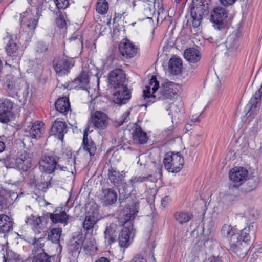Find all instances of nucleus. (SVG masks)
<instances>
[{
	"mask_svg": "<svg viewBox=\"0 0 262 262\" xmlns=\"http://www.w3.org/2000/svg\"><path fill=\"white\" fill-rule=\"evenodd\" d=\"M255 229L254 225H249L242 230L231 225L225 224L221 229V234L226 237L230 244L229 250L239 257L247 254L249 246L247 242L250 239V234H254Z\"/></svg>",
	"mask_w": 262,
	"mask_h": 262,
	"instance_id": "obj_1",
	"label": "nucleus"
},
{
	"mask_svg": "<svg viewBox=\"0 0 262 262\" xmlns=\"http://www.w3.org/2000/svg\"><path fill=\"white\" fill-rule=\"evenodd\" d=\"M175 84L172 82H165L161 84L160 90L157 92L159 85V82L156 78L152 76L148 85H146L143 90V97L145 100L150 99L147 101L145 106L146 107L154 103L156 99L164 100L171 99L174 95L176 92L174 90Z\"/></svg>",
	"mask_w": 262,
	"mask_h": 262,
	"instance_id": "obj_2",
	"label": "nucleus"
},
{
	"mask_svg": "<svg viewBox=\"0 0 262 262\" xmlns=\"http://www.w3.org/2000/svg\"><path fill=\"white\" fill-rule=\"evenodd\" d=\"M138 209L139 203L136 202L126 206L122 211L123 219L121 222L124 226L118 236L119 244L121 247H127L132 243L135 234L132 221L138 212Z\"/></svg>",
	"mask_w": 262,
	"mask_h": 262,
	"instance_id": "obj_3",
	"label": "nucleus"
},
{
	"mask_svg": "<svg viewBox=\"0 0 262 262\" xmlns=\"http://www.w3.org/2000/svg\"><path fill=\"white\" fill-rule=\"evenodd\" d=\"M207 0H192L190 8V19L193 28H198L201 24L203 16L208 12Z\"/></svg>",
	"mask_w": 262,
	"mask_h": 262,
	"instance_id": "obj_4",
	"label": "nucleus"
},
{
	"mask_svg": "<svg viewBox=\"0 0 262 262\" xmlns=\"http://www.w3.org/2000/svg\"><path fill=\"white\" fill-rule=\"evenodd\" d=\"M163 162L167 171L177 172L182 168L184 159L179 152H169L165 155Z\"/></svg>",
	"mask_w": 262,
	"mask_h": 262,
	"instance_id": "obj_5",
	"label": "nucleus"
},
{
	"mask_svg": "<svg viewBox=\"0 0 262 262\" xmlns=\"http://www.w3.org/2000/svg\"><path fill=\"white\" fill-rule=\"evenodd\" d=\"M22 81L19 77L12 75H6L3 79V86L8 95L11 97L17 96L21 89Z\"/></svg>",
	"mask_w": 262,
	"mask_h": 262,
	"instance_id": "obj_6",
	"label": "nucleus"
},
{
	"mask_svg": "<svg viewBox=\"0 0 262 262\" xmlns=\"http://www.w3.org/2000/svg\"><path fill=\"white\" fill-rule=\"evenodd\" d=\"M99 220V211L97 206H95L91 211L88 212L82 223V227L86 234L91 233L93 234L94 229L95 228L97 222Z\"/></svg>",
	"mask_w": 262,
	"mask_h": 262,
	"instance_id": "obj_7",
	"label": "nucleus"
},
{
	"mask_svg": "<svg viewBox=\"0 0 262 262\" xmlns=\"http://www.w3.org/2000/svg\"><path fill=\"white\" fill-rule=\"evenodd\" d=\"M238 38L235 33L232 34L228 36L225 43L219 45V47H226L225 54L228 57H234L238 53Z\"/></svg>",
	"mask_w": 262,
	"mask_h": 262,
	"instance_id": "obj_8",
	"label": "nucleus"
},
{
	"mask_svg": "<svg viewBox=\"0 0 262 262\" xmlns=\"http://www.w3.org/2000/svg\"><path fill=\"white\" fill-rule=\"evenodd\" d=\"M91 122L95 129L103 130L107 127L109 119L107 115L104 112L96 111L91 115Z\"/></svg>",
	"mask_w": 262,
	"mask_h": 262,
	"instance_id": "obj_9",
	"label": "nucleus"
},
{
	"mask_svg": "<svg viewBox=\"0 0 262 262\" xmlns=\"http://www.w3.org/2000/svg\"><path fill=\"white\" fill-rule=\"evenodd\" d=\"M13 103L9 99H3L0 100V122L7 123L10 121V117L12 116Z\"/></svg>",
	"mask_w": 262,
	"mask_h": 262,
	"instance_id": "obj_10",
	"label": "nucleus"
},
{
	"mask_svg": "<svg viewBox=\"0 0 262 262\" xmlns=\"http://www.w3.org/2000/svg\"><path fill=\"white\" fill-rule=\"evenodd\" d=\"M112 99L113 101L118 104L126 103L131 98V92L128 88L124 85H121L114 89Z\"/></svg>",
	"mask_w": 262,
	"mask_h": 262,
	"instance_id": "obj_11",
	"label": "nucleus"
},
{
	"mask_svg": "<svg viewBox=\"0 0 262 262\" xmlns=\"http://www.w3.org/2000/svg\"><path fill=\"white\" fill-rule=\"evenodd\" d=\"M119 50L121 55L126 58H131L136 56L139 48L130 40L124 39L120 43Z\"/></svg>",
	"mask_w": 262,
	"mask_h": 262,
	"instance_id": "obj_12",
	"label": "nucleus"
},
{
	"mask_svg": "<svg viewBox=\"0 0 262 262\" xmlns=\"http://www.w3.org/2000/svg\"><path fill=\"white\" fill-rule=\"evenodd\" d=\"M74 64V62L72 59L62 58L54 60L53 67L58 76H63L69 72L70 69Z\"/></svg>",
	"mask_w": 262,
	"mask_h": 262,
	"instance_id": "obj_13",
	"label": "nucleus"
},
{
	"mask_svg": "<svg viewBox=\"0 0 262 262\" xmlns=\"http://www.w3.org/2000/svg\"><path fill=\"white\" fill-rule=\"evenodd\" d=\"M11 164L12 167H15L25 171L31 166V159L29 154L24 151L16 159L12 160Z\"/></svg>",
	"mask_w": 262,
	"mask_h": 262,
	"instance_id": "obj_14",
	"label": "nucleus"
},
{
	"mask_svg": "<svg viewBox=\"0 0 262 262\" xmlns=\"http://www.w3.org/2000/svg\"><path fill=\"white\" fill-rule=\"evenodd\" d=\"M59 165L53 157L45 156L39 162V168L47 173L51 174L59 170Z\"/></svg>",
	"mask_w": 262,
	"mask_h": 262,
	"instance_id": "obj_15",
	"label": "nucleus"
},
{
	"mask_svg": "<svg viewBox=\"0 0 262 262\" xmlns=\"http://www.w3.org/2000/svg\"><path fill=\"white\" fill-rule=\"evenodd\" d=\"M18 196L14 192L8 191L4 189L0 190V210L4 211L9 208L12 201L16 200Z\"/></svg>",
	"mask_w": 262,
	"mask_h": 262,
	"instance_id": "obj_16",
	"label": "nucleus"
},
{
	"mask_svg": "<svg viewBox=\"0 0 262 262\" xmlns=\"http://www.w3.org/2000/svg\"><path fill=\"white\" fill-rule=\"evenodd\" d=\"M108 80L110 84L114 89L121 86V85H124L125 75L124 71L120 69H116L112 71L108 75Z\"/></svg>",
	"mask_w": 262,
	"mask_h": 262,
	"instance_id": "obj_17",
	"label": "nucleus"
},
{
	"mask_svg": "<svg viewBox=\"0 0 262 262\" xmlns=\"http://www.w3.org/2000/svg\"><path fill=\"white\" fill-rule=\"evenodd\" d=\"M34 249H33V257L32 262H52L53 258L47 254L43 249V244H40L38 246L37 243L34 245Z\"/></svg>",
	"mask_w": 262,
	"mask_h": 262,
	"instance_id": "obj_18",
	"label": "nucleus"
},
{
	"mask_svg": "<svg viewBox=\"0 0 262 262\" xmlns=\"http://www.w3.org/2000/svg\"><path fill=\"white\" fill-rule=\"evenodd\" d=\"M227 18V13L225 9L221 6L215 7L211 13V19L212 21L218 25L217 28L219 29L220 26L222 27L224 21Z\"/></svg>",
	"mask_w": 262,
	"mask_h": 262,
	"instance_id": "obj_19",
	"label": "nucleus"
},
{
	"mask_svg": "<svg viewBox=\"0 0 262 262\" xmlns=\"http://www.w3.org/2000/svg\"><path fill=\"white\" fill-rule=\"evenodd\" d=\"M137 6L139 10L142 12L146 19H152L151 16L154 13L152 8L153 5L149 1L137 0L133 4V7Z\"/></svg>",
	"mask_w": 262,
	"mask_h": 262,
	"instance_id": "obj_20",
	"label": "nucleus"
},
{
	"mask_svg": "<svg viewBox=\"0 0 262 262\" xmlns=\"http://www.w3.org/2000/svg\"><path fill=\"white\" fill-rule=\"evenodd\" d=\"M8 42L5 47L7 55L10 57H14L15 60V63H18V61L20 58L21 51L20 50L19 47L17 46L16 43L11 38L8 37Z\"/></svg>",
	"mask_w": 262,
	"mask_h": 262,
	"instance_id": "obj_21",
	"label": "nucleus"
},
{
	"mask_svg": "<svg viewBox=\"0 0 262 262\" xmlns=\"http://www.w3.org/2000/svg\"><path fill=\"white\" fill-rule=\"evenodd\" d=\"M108 177L110 182L117 187L126 184L123 175L113 167H111L108 170Z\"/></svg>",
	"mask_w": 262,
	"mask_h": 262,
	"instance_id": "obj_22",
	"label": "nucleus"
},
{
	"mask_svg": "<svg viewBox=\"0 0 262 262\" xmlns=\"http://www.w3.org/2000/svg\"><path fill=\"white\" fill-rule=\"evenodd\" d=\"M247 170L241 167L232 168L229 172V176L231 181L235 183L242 182L247 177Z\"/></svg>",
	"mask_w": 262,
	"mask_h": 262,
	"instance_id": "obj_23",
	"label": "nucleus"
},
{
	"mask_svg": "<svg viewBox=\"0 0 262 262\" xmlns=\"http://www.w3.org/2000/svg\"><path fill=\"white\" fill-rule=\"evenodd\" d=\"M91 132L92 130H90L89 127L85 129L83 134L82 141L83 149L89 153L90 156H94L96 151V146L95 143L88 137V133Z\"/></svg>",
	"mask_w": 262,
	"mask_h": 262,
	"instance_id": "obj_24",
	"label": "nucleus"
},
{
	"mask_svg": "<svg viewBox=\"0 0 262 262\" xmlns=\"http://www.w3.org/2000/svg\"><path fill=\"white\" fill-rule=\"evenodd\" d=\"M67 132V125L65 122L57 120L54 121L51 128L53 135L57 136L59 139L62 140L64 135Z\"/></svg>",
	"mask_w": 262,
	"mask_h": 262,
	"instance_id": "obj_25",
	"label": "nucleus"
},
{
	"mask_svg": "<svg viewBox=\"0 0 262 262\" xmlns=\"http://www.w3.org/2000/svg\"><path fill=\"white\" fill-rule=\"evenodd\" d=\"M182 69V60L178 57H171L169 61V72L174 75L181 73Z\"/></svg>",
	"mask_w": 262,
	"mask_h": 262,
	"instance_id": "obj_26",
	"label": "nucleus"
},
{
	"mask_svg": "<svg viewBox=\"0 0 262 262\" xmlns=\"http://www.w3.org/2000/svg\"><path fill=\"white\" fill-rule=\"evenodd\" d=\"M117 199V193L114 190L110 188L103 190L101 200L106 205L114 204Z\"/></svg>",
	"mask_w": 262,
	"mask_h": 262,
	"instance_id": "obj_27",
	"label": "nucleus"
},
{
	"mask_svg": "<svg viewBox=\"0 0 262 262\" xmlns=\"http://www.w3.org/2000/svg\"><path fill=\"white\" fill-rule=\"evenodd\" d=\"M184 57L189 62L196 63L200 60L201 55L198 50L190 48L184 51Z\"/></svg>",
	"mask_w": 262,
	"mask_h": 262,
	"instance_id": "obj_28",
	"label": "nucleus"
},
{
	"mask_svg": "<svg viewBox=\"0 0 262 262\" xmlns=\"http://www.w3.org/2000/svg\"><path fill=\"white\" fill-rule=\"evenodd\" d=\"M117 228V225L114 223L106 226L104 231V237L108 244H112L115 242Z\"/></svg>",
	"mask_w": 262,
	"mask_h": 262,
	"instance_id": "obj_29",
	"label": "nucleus"
},
{
	"mask_svg": "<svg viewBox=\"0 0 262 262\" xmlns=\"http://www.w3.org/2000/svg\"><path fill=\"white\" fill-rule=\"evenodd\" d=\"M13 221L5 214L0 215V232H8L13 229Z\"/></svg>",
	"mask_w": 262,
	"mask_h": 262,
	"instance_id": "obj_30",
	"label": "nucleus"
},
{
	"mask_svg": "<svg viewBox=\"0 0 262 262\" xmlns=\"http://www.w3.org/2000/svg\"><path fill=\"white\" fill-rule=\"evenodd\" d=\"M89 83L87 74L82 73L77 79L73 81L72 84L74 88L77 90L82 89L87 90Z\"/></svg>",
	"mask_w": 262,
	"mask_h": 262,
	"instance_id": "obj_31",
	"label": "nucleus"
},
{
	"mask_svg": "<svg viewBox=\"0 0 262 262\" xmlns=\"http://www.w3.org/2000/svg\"><path fill=\"white\" fill-rule=\"evenodd\" d=\"M133 139L136 143L144 144L147 142V137L146 133L143 132L139 127H136L133 133Z\"/></svg>",
	"mask_w": 262,
	"mask_h": 262,
	"instance_id": "obj_32",
	"label": "nucleus"
},
{
	"mask_svg": "<svg viewBox=\"0 0 262 262\" xmlns=\"http://www.w3.org/2000/svg\"><path fill=\"white\" fill-rule=\"evenodd\" d=\"M56 110L61 113H66L70 109V103L67 97L58 99L55 104Z\"/></svg>",
	"mask_w": 262,
	"mask_h": 262,
	"instance_id": "obj_33",
	"label": "nucleus"
},
{
	"mask_svg": "<svg viewBox=\"0 0 262 262\" xmlns=\"http://www.w3.org/2000/svg\"><path fill=\"white\" fill-rule=\"evenodd\" d=\"M43 124L42 122L36 121L32 125L30 129V135L32 138L37 139L43 133Z\"/></svg>",
	"mask_w": 262,
	"mask_h": 262,
	"instance_id": "obj_34",
	"label": "nucleus"
},
{
	"mask_svg": "<svg viewBox=\"0 0 262 262\" xmlns=\"http://www.w3.org/2000/svg\"><path fill=\"white\" fill-rule=\"evenodd\" d=\"M25 223L31 226L34 229H40L42 225L41 217L31 214L27 216L25 220Z\"/></svg>",
	"mask_w": 262,
	"mask_h": 262,
	"instance_id": "obj_35",
	"label": "nucleus"
},
{
	"mask_svg": "<svg viewBox=\"0 0 262 262\" xmlns=\"http://www.w3.org/2000/svg\"><path fill=\"white\" fill-rule=\"evenodd\" d=\"M28 19L27 22H26V26L27 28L31 30H34L37 24V20L34 18H31V14L28 12H25L23 14H20V20L21 23H25V18Z\"/></svg>",
	"mask_w": 262,
	"mask_h": 262,
	"instance_id": "obj_36",
	"label": "nucleus"
},
{
	"mask_svg": "<svg viewBox=\"0 0 262 262\" xmlns=\"http://www.w3.org/2000/svg\"><path fill=\"white\" fill-rule=\"evenodd\" d=\"M49 217L54 223H60L64 224L65 225L67 223L68 217L64 211H62L59 213H49Z\"/></svg>",
	"mask_w": 262,
	"mask_h": 262,
	"instance_id": "obj_37",
	"label": "nucleus"
},
{
	"mask_svg": "<svg viewBox=\"0 0 262 262\" xmlns=\"http://www.w3.org/2000/svg\"><path fill=\"white\" fill-rule=\"evenodd\" d=\"M76 158H71L70 159L66 160V166H61L59 165L60 171H67L73 174L74 171H75V165H76Z\"/></svg>",
	"mask_w": 262,
	"mask_h": 262,
	"instance_id": "obj_38",
	"label": "nucleus"
},
{
	"mask_svg": "<svg viewBox=\"0 0 262 262\" xmlns=\"http://www.w3.org/2000/svg\"><path fill=\"white\" fill-rule=\"evenodd\" d=\"M84 242V239L82 235L78 238H74L70 242L69 247L71 251H79Z\"/></svg>",
	"mask_w": 262,
	"mask_h": 262,
	"instance_id": "obj_39",
	"label": "nucleus"
},
{
	"mask_svg": "<svg viewBox=\"0 0 262 262\" xmlns=\"http://www.w3.org/2000/svg\"><path fill=\"white\" fill-rule=\"evenodd\" d=\"M192 213L187 212H178L175 214V219L180 224L189 222L192 217Z\"/></svg>",
	"mask_w": 262,
	"mask_h": 262,
	"instance_id": "obj_40",
	"label": "nucleus"
},
{
	"mask_svg": "<svg viewBox=\"0 0 262 262\" xmlns=\"http://www.w3.org/2000/svg\"><path fill=\"white\" fill-rule=\"evenodd\" d=\"M62 230L61 228H53L48 233V239L57 244L59 242Z\"/></svg>",
	"mask_w": 262,
	"mask_h": 262,
	"instance_id": "obj_41",
	"label": "nucleus"
},
{
	"mask_svg": "<svg viewBox=\"0 0 262 262\" xmlns=\"http://www.w3.org/2000/svg\"><path fill=\"white\" fill-rule=\"evenodd\" d=\"M108 5L106 0H98L96 5V11L98 13L104 14L107 12Z\"/></svg>",
	"mask_w": 262,
	"mask_h": 262,
	"instance_id": "obj_42",
	"label": "nucleus"
},
{
	"mask_svg": "<svg viewBox=\"0 0 262 262\" xmlns=\"http://www.w3.org/2000/svg\"><path fill=\"white\" fill-rule=\"evenodd\" d=\"M8 261L5 255L3 256V262H22L20 255L12 252H9L7 254Z\"/></svg>",
	"mask_w": 262,
	"mask_h": 262,
	"instance_id": "obj_43",
	"label": "nucleus"
},
{
	"mask_svg": "<svg viewBox=\"0 0 262 262\" xmlns=\"http://www.w3.org/2000/svg\"><path fill=\"white\" fill-rule=\"evenodd\" d=\"M70 42L72 45H75L78 49H81L83 46V42L80 35H74L69 39Z\"/></svg>",
	"mask_w": 262,
	"mask_h": 262,
	"instance_id": "obj_44",
	"label": "nucleus"
},
{
	"mask_svg": "<svg viewBox=\"0 0 262 262\" xmlns=\"http://www.w3.org/2000/svg\"><path fill=\"white\" fill-rule=\"evenodd\" d=\"M151 175H148L147 177L138 176L134 177L130 180V183L133 187H135L138 184L143 183L149 179V178L151 177Z\"/></svg>",
	"mask_w": 262,
	"mask_h": 262,
	"instance_id": "obj_45",
	"label": "nucleus"
},
{
	"mask_svg": "<svg viewBox=\"0 0 262 262\" xmlns=\"http://www.w3.org/2000/svg\"><path fill=\"white\" fill-rule=\"evenodd\" d=\"M262 253V248H261L259 251L254 253H253L250 257V262H256L257 261H260L262 260V256L261 255H258V254H261Z\"/></svg>",
	"mask_w": 262,
	"mask_h": 262,
	"instance_id": "obj_46",
	"label": "nucleus"
},
{
	"mask_svg": "<svg viewBox=\"0 0 262 262\" xmlns=\"http://www.w3.org/2000/svg\"><path fill=\"white\" fill-rule=\"evenodd\" d=\"M48 46V45L44 42L39 41L37 44L36 51L39 53H42L47 51Z\"/></svg>",
	"mask_w": 262,
	"mask_h": 262,
	"instance_id": "obj_47",
	"label": "nucleus"
},
{
	"mask_svg": "<svg viewBox=\"0 0 262 262\" xmlns=\"http://www.w3.org/2000/svg\"><path fill=\"white\" fill-rule=\"evenodd\" d=\"M57 7L59 9L66 8L69 5L68 0H54Z\"/></svg>",
	"mask_w": 262,
	"mask_h": 262,
	"instance_id": "obj_48",
	"label": "nucleus"
},
{
	"mask_svg": "<svg viewBox=\"0 0 262 262\" xmlns=\"http://www.w3.org/2000/svg\"><path fill=\"white\" fill-rule=\"evenodd\" d=\"M130 114V111L127 110L125 112L122 114L121 117L119 119L118 123L120 125H122L124 122H126L129 120V115Z\"/></svg>",
	"mask_w": 262,
	"mask_h": 262,
	"instance_id": "obj_49",
	"label": "nucleus"
},
{
	"mask_svg": "<svg viewBox=\"0 0 262 262\" xmlns=\"http://www.w3.org/2000/svg\"><path fill=\"white\" fill-rule=\"evenodd\" d=\"M56 25L57 26L60 28H62L66 25V21L64 18V16L62 14H60L56 19Z\"/></svg>",
	"mask_w": 262,
	"mask_h": 262,
	"instance_id": "obj_50",
	"label": "nucleus"
},
{
	"mask_svg": "<svg viewBox=\"0 0 262 262\" xmlns=\"http://www.w3.org/2000/svg\"><path fill=\"white\" fill-rule=\"evenodd\" d=\"M84 249L88 252H93L95 250H96L97 248L96 246L93 244V242L91 241L89 244L88 243H85L84 246Z\"/></svg>",
	"mask_w": 262,
	"mask_h": 262,
	"instance_id": "obj_51",
	"label": "nucleus"
},
{
	"mask_svg": "<svg viewBox=\"0 0 262 262\" xmlns=\"http://www.w3.org/2000/svg\"><path fill=\"white\" fill-rule=\"evenodd\" d=\"M220 3L225 7L232 6L236 0H219Z\"/></svg>",
	"mask_w": 262,
	"mask_h": 262,
	"instance_id": "obj_52",
	"label": "nucleus"
},
{
	"mask_svg": "<svg viewBox=\"0 0 262 262\" xmlns=\"http://www.w3.org/2000/svg\"><path fill=\"white\" fill-rule=\"evenodd\" d=\"M130 262H147V260L142 256L136 255L133 258Z\"/></svg>",
	"mask_w": 262,
	"mask_h": 262,
	"instance_id": "obj_53",
	"label": "nucleus"
},
{
	"mask_svg": "<svg viewBox=\"0 0 262 262\" xmlns=\"http://www.w3.org/2000/svg\"><path fill=\"white\" fill-rule=\"evenodd\" d=\"M71 158H76L75 155L71 150H67V152L64 154V158L66 160L70 159Z\"/></svg>",
	"mask_w": 262,
	"mask_h": 262,
	"instance_id": "obj_54",
	"label": "nucleus"
},
{
	"mask_svg": "<svg viewBox=\"0 0 262 262\" xmlns=\"http://www.w3.org/2000/svg\"><path fill=\"white\" fill-rule=\"evenodd\" d=\"M206 262H222V261L219 257L211 256L206 260Z\"/></svg>",
	"mask_w": 262,
	"mask_h": 262,
	"instance_id": "obj_55",
	"label": "nucleus"
},
{
	"mask_svg": "<svg viewBox=\"0 0 262 262\" xmlns=\"http://www.w3.org/2000/svg\"><path fill=\"white\" fill-rule=\"evenodd\" d=\"M170 198L168 196H165L161 200V204L165 207L170 201Z\"/></svg>",
	"mask_w": 262,
	"mask_h": 262,
	"instance_id": "obj_56",
	"label": "nucleus"
},
{
	"mask_svg": "<svg viewBox=\"0 0 262 262\" xmlns=\"http://www.w3.org/2000/svg\"><path fill=\"white\" fill-rule=\"evenodd\" d=\"M95 262H110L108 258L101 257L95 261Z\"/></svg>",
	"mask_w": 262,
	"mask_h": 262,
	"instance_id": "obj_57",
	"label": "nucleus"
},
{
	"mask_svg": "<svg viewBox=\"0 0 262 262\" xmlns=\"http://www.w3.org/2000/svg\"><path fill=\"white\" fill-rule=\"evenodd\" d=\"M5 148V144L3 142L0 141V152H3Z\"/></svg>",
	"mask_w": 262,
	"mask_h": 262,
	"instance_id": "obj_58",
	"label": "nucleus"
},
{
	"mask_svg": "<svg viewBox=\"0 0 262 262\" xmlns=\"http://www.w3.org/2000/svg\"><path fill=\"white\" fill-rule=\"evenodd\" d=\"M191 120L194 122H198L199 121V117L197 116H192Z\"/></svg>",
	"mask_w": 262,
	"mask_h": 262,
	"instance_id": "obj_59",
	"label": "nucleus"
},
{
	"mask_svg": "<svg viewBox=\"0 0 262 262\" xmlns=\"http://www.w3.org/2000/svg\"><path fill=\"white\" fill-rule=\"evenodd\" d=\"M118 154V152H115L113 154V156H117Z\"/></svg>",
	"mask_w": 262,
	"mask_h": 262,
	"instance_id": "obj_60",
	"label": "nucleus"
},
{
	"mask_svg": "<svg viewBox=\"0 0 262 262\" xmlns=\"http://www.w3.org/2000/svg\"><path fill=\"white\" fill-rule=\"evenodd\" d=\"M6 64H7V65H9V66H11V64H9L8 63H7V62H6Z\"/></svg>",
	"mask_w": 262,
	"mask_h": 262,
	"instance_id": "obj_61",
	"label": "nucleus"
},
{
	"mask_svg": "<svg viewBox=\"0 0 262 262\" xmlns=\"http://www.w3.org/2000/svg\"><path fill=\"white\" fill-rule=\"evenodd\" d=\"M120 159V157L119 156V158L118 159V161H119Z\"/></svg>",
	"mask_w": 262,
	"mask_h": 262,
	"instance_id": "obj_62",
	"label": "nucleus"
},
{
	"mask_svg": "<svg viewBox=\"0 0 262 262\" xmlns=\"http://www.w3.org/2000/svg\"><path fill=\"white\" fill-rule=\"evenodd\" d=\"M8 160H10V157L8 158Z\"/></svg>",
	"mask_w": 262,
	"mask_h": 262,
	"instance_id": "obj_63",
	"label": "nucleus"
},
{
	"mask_svg": "<svg viewBox=\"0 0 262 262\" xmlns=\"http://www.w3.org/2000/svg\"><path fill=\"white\" fill-rule=\"evenodd\" d=\"M153 259H154V261H155V257L153 258Z\"/></svg>",
	"mask_w": 262,
	"mask_h": 262,
	"instance_id": "obj_64",
	"label": "nucleus"
}]
</instances>
